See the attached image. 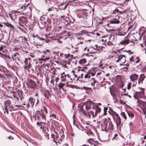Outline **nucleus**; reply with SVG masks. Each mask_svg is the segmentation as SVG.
Masks as SVG:
<instances>
[{
  "mask_svg": "<svg viewBox=\"0 0 146 146\" xmlns=\"http://www.w3.org/2000/svg\"><path fill=\"white\" fill-rule=\"evenodd\" d=\"M47 113V109L44 106L43 109L36 111L35 115V120H36L37 117L38 120L39 121L43 122L45 121L46 119V114Z\"/></svg>",
  "mask_w": 146,
  "mask_h": 146,
  "instance_id": "nucleus-1",
  "label": "nucleus"
},
{
  "mask_svg": "<svg viewBox=\"0 0 146 146\" xmlns=\"http://www.w3.org/2000/svg\"><path fill=\"white\" fill-rule=\"evenodd\" d=\"M93 107H95L96 106H98L95 103H93L92 102L89 100L86 101L83 105L80 108V111L82 112L83 114H86L85 112L86 111H88L90 110L92 108V106Z\"/></svg>",
  "mask_w": 146,
  "mask_h": 146,
  "instance_id": "nucleus-2",
  "label": "nucleus"
},
{
  "mask_svg": "<svg viewBox=\"0 0 146 146\" xmlns=\"http://www.w3.org/2000/svg\"><path fill=\"white\" fill-rule=\"evenodd\" d=\"M109 112L110 114L112 116L114 121L115 122L116 126L118 127L121 124V119L119 116L112 109L110 108Z\"/></svg>",
  "mask_w": 146,
  "mask_h": 146,
  "instance_id": "nucleus-3",
  "label": "nucleus"
},
{
  "mask_svg": "<svg viewBox=\"0 0 146 146\" xmlns=\"http://www.w3.org/2000/svg\"><path fill=\"white\" fill-rule=\"evenodd\" d=\"M93 110L89 111L87 112L86 111V114H84L88 116L89 117H91L92 115L93 117H94L96 116L98 113H99L101 111V109L98 106H95L92 107Z\"/></svg>",
  "mask_w": 146,
  "mask_h": 146,
  "instance_id": "nucleus-4",
  "label": "nucleus"
},
{
  "mask_svg": "<svg viewBox=\"0 0 146 146\" xmlns=\"http://www.w3.org/2000/svg\"><path fill=\"white\" fill-rule=\"evenodd\" d=\"M13 94L14 98L17 101L20 98L21 100H22L23 98H24L23 92L21 91L18 90L17 92L12 91L11 92Z\"/></svg>",
  "mask_w": 146,
  "mask_h": 146,
  "instance_id": "nucleus-5",
  "label": "nucleus"
},
{
  "mask_svg": "<svg viewBox=\"0 0 146 146\" xmlns=\"http://www.w3.org/2000/svg\"><path fill=\"white\" fill-rule=\"evenodd\" d=\"M111 120L108 118V119L106 118L104 119L103 123L101 125L102 130L108 132L107 128L110 125Z\"/></svg>",
  "mask_w": 146,
  "mask_h": 146,
  "instance_id": "nucleus-6",
  "label": "nucleus"
},
{
  "mask_svg": "<svg viewBox=\"0 0 146 146\" xmlns=\"http://www.w3.org/2000/svg\"><path fill=\"white\" fill-rule=\"evenodd\" d=\"M141 91L135 92L133 94L134 97L138 99L139 98H143L144 97V92L145 90L143 88L140 89Z\"/></svg>",
  "mask_w": 146,
  "mask_h": 146,
  "instance_id": "nucleus-7",
  "label": "nucleus"
},
{
  "mask_svg": "<svg viewBox=\"0 0 146 146\" xmlns=\"http://www.w3.org/2000/svg\"><path fill=\"white\" fill-rule=\"evenodd\" d=\"M27 85L29 88L33 90L37 86L35 82L31 79H27Z\"/></svg>",
  "mask_w": 146,
  "mask_h": 146,
  "instance_id": "nucleus-8",
  "label": "nucleus"
},
{
  "mask_svg": "<svg viewBox=\"0 0 146 146\" xmlns=\"http://www.w3.org/2000/svg\"><path fill=\"white\" fill-rule=\"evenodd\" d=\"M128 10L125 9L123 11H120L118 9L116 8L113 11L112 14H116V13L117 12L119 13L121 15H123V16L124 17H127L128 15L126 13L128 12Z\"/></svg>",
  "mask_w": 146,
  "mask_h": 146,
  "instance_id": "nucleus-9",
  "label": "nucleus"
},
{
  "mask_svg": "<svg viewBox=\"0 0 146 146\" xmlns=\"http://www.w3.org/2000/svg\"><path fill=\"white\" fill-rule=\"evenodd\" d=\"M47 23L49 24V27L54 26V24L56 22V19L55 17H53V15H51L50 18L48 19L47 20Z\"/></svg>",
  "mask_w": 146,
  "mask_h": 146,
  "instance_id": "nucleus-10",
  "label": "nucleus"
},
{
  "mask_svg": "<svg viewBox=\"0 0 146 146\" xmlns=\"http://www.w3.org/2000/svg\"><path fill=\"white\" fill-rule=\"evenodd\" d=\"M120 18V16L118 15H117L115 17L111 19L109 22L110 24H118L121 22L119 20Z\"/></svg>",
  "mask_w": 146,
  "mask_h": 146,
  "instance_id": "nucleus-11",
  "label": "nucleus"
},
{
  "mask_svg": "<svg viewBox=\"0 0 146 146\" xmlns=\"http://www.w3.org/2000/svg\"><path fill=\"white\" fill-rule=\"evenodd\" d=\"M26 66H24V68L29 72L30 71V69L32 68V65L31 64V61L28 60L27 58H25V61L24 62Z\"/></svg>",
  "mask_w": 146,
  "mask_h": 146,
  "instance_id": "nucleus-12",
  "label": "nucleus"
},
{
  "mask_svg": "<svg viewBox=\"0 0 146 146\" xmlns=\"http://www.w3.org/2000/svg\"><path fill=\"white\" fill-rule=\"evenodd\" d=\"M27 17L23 16L19 19V24L20 26H24L27 22Z\"/></svg>",
  "mask_w": 146,
  "mask_h": 146,
  "instance_id": "nucleus-13",
  "label": "nucleus"
},
{
  "mask_svg": "<svg viewBox=\"0 0 146 146\" xmlns=\"http://www.w3.org/2000/svg\"><path fill=\"white\" fill-rule=\"evenodd\" d=\"M11 103V101L10 100H7L4 102V107L3 108L4 111H5L7 114L9 113V111L8 109V107L10 106ZM5 111H4V113Z\"/></svg>",
  "mask_w": 146,
  "mask_h": 146,
  "instance_id": "nucleus-14",
  "label": "nucleus"
},
{
  "mask_svg": "<svg viewBox=\"0 0 146 146\" xmlns=\"http://www.w3.org/2000/svg\"><path fill=\"white\" fill-rule=\"evenodd\" d=\"M61 80L62 82H65L68 79H70L71 80L72 79L70 78V76L68 74H66L64 72H63L61 74L60 77Z\"/></svg>",
  "mask_w": 146,
  "mask_h": 146,
  "instance_id": "nucleus-15",
  "label": "nucleus"
},
{
  "mask_svg": "<svg viewBox=\"0 0 146 146\" xmlns=\"http://www.w3.org/2000/svg\"><path fill=\"white\" fill-rule=\"evenodd\" d=\"M0 71L5 73V76L7 77H11V75L9 74L10 71L6 68L2 66H0Z\"/></svg>",
  "mask_w": 146,
  "mask_h": 146,
  "instance_id": "nucleus-16",
  "label": "nucleus"
},
{
  "mask_svg": "<svg viewBox=\"0 0 146 146\" xmlns=\"http://www.w3.org/2000/svg\"><path fill=\"white\" fill-rule=\"evenodd\" d=\"M88 10L86 9L83 10L82 11H81V13L78 15L79 17L80 18H83V19H86V17L88 16V13L87 12Z\"/></svg>",
  "mask_w": 146,
  "mask_h": 146,
  "instance_id": "nucleus-17",
  "label": "nucleus"
},
{
  "mask_svg": "<svg viewBox=\"0 0 146 146\" xmlns=\"http://www.w3.org/2000/svg\"><path fill=\"white\" fill-rule=\"evenodd\" d=\"M35 99L31 97L29 99L28 103L27 104V108H29L31 106L33 108L35 104Z\"/></svg>",
  "mask_w": 146,
  "mask_h": 146,
  "instance_id": "nucleus-18",
  "label": "nucleus"
},
{
  "mask_svg": "<svg viewBox=\"0 0 146 146\" xmlns=\"http://www.w3.org/2000/svg\"><path fill=\"white\" fill-rule=\"evenodd\" d=\"M117 60L116 61L117 62H120L123 64L125 63L126 57L125 56L121 55L117 56Z\"/></svg>",
  "mask_w": 146,
  "mask_h": 146,
  "instance_id": "nucleus-19",
  "label": "nucleus"
},
{
  "mask_svg": "<svg viewBox=\"0 0 146 146\" xmlns=\"http://www.w3.org/2000/svg\"><path fill=\"white\" fill-rule=\"evenodd\" d=\"M23 106L21 105H14L13 106H11L9 107V110L10 111H14L16 110L21 109V107H23Z\"/></svg>",
  "mask_w": 146,
  "mask_h": 146,
  "instance_id": "nucleus-20",
  "label": "nucleus"
},
{
  "mask_svg": "<svg viewBox=\"0 0 146 146\" xmlns=\"http://www.w3.org/2000/svg\"><path fill=\"white\" fill-rule=\"evenodd\" d=\"M146 76L144 74H142L140 75L139 77L138 78V84L139 85L143 84V82Z\"/></svg>",
  "mask_w": 146,
  "mask_h": 146,
  "instance_id": "nucleus-21",
  "label": "nucleus"
},
{
  "mask_svg": "<svg viewBox=\"0 0 146 146\" xmlns=\"http://www.w3.org/2000/svg\"><path fill=\"white\" fill-rule=\"evenodd\" d=\"M115 36L113 35H111L109 38V41L107 43L108 45L109 46L113 45V42L114 40Z\"/></svg>",
  "mask_w": 146,
  "mask_h": 146,
  "instance_id": "nucleus-22",
  "label": "nucleus"
},
{
  "mask_svg": "<svg viewBox=\"0 0 146 146\" xmlns=\"http://www.w3.org/2000/svg\"><path fill=\"white\" fill-rule=\"evenodd\" d=\"M139 77V75L136 74H132L130 76L129 78L131 81L137 80Z\"/></svg>",
  "mask_w": 146,
  "mask_h": 146,
  "instance_id": "nucleus-23",
  "label": "nucleus"
},
{
  "mask_svg": "<svg viewBox=\"0 0 146 146\" xmlns=\"http://www.w3.org/2000/svg\"><path fill=\"white\" fill-rule=\"evenodd\" d=\"M98 82L96 81L95 78H92L91 79V80H89L88 82V84H91L92 86H93L94 88V84L95 83H97Z\"/></svg>",
  "mask_w": 146,
  "mask_h": 146,
  "instance_id": "nucleus-24",
  "label": "nucleus"
},
{
  "mask_svg": "<svg viewBox=\"0 0 146 146\" xmlns=\"http://www.w3.org/2000/svg\"><path fill=\"white\" fill-rule=\"evenodd\" d=\"M62 35L63 36L62 37H65L64 38L66 39L70 35V34L69 32L65 31L62 33Z\"/></svg>",
  "mask_w": 146,
  "mask_h": 146,
  "instance_id": "nucleus-25",
  "label": "nucleus"
},
{
  "mask_svg": "<svg viewBox=\"0 0 146 146\" xmlns=\"http://www.w3.org/2000/svg\"><path fill=\"white\" fill-rule=\"evenodd\" d=\"M29 5L28 4H27L26 5V4L25 5H20L19 6V10H20L21 11H24L25 9H27L28 7V5Z\"/></svg>",
  "mask_w": 146,
  "mask_h": 146,
  "instance_id": "nucleus-26",
  "label": "nucleus"
},
{
  "mask_svg": "<svg viewBox=\"0 0 146 146\" xmlns=\"http://www.w3.org/2000/svg\"><path fill=\"white\" fill-rule=\"evenodd\" d=\"M40 22L42 24V27H44L46 26V22L43 18H41L40 19Z\"/></svg>",
  "mask_w": 146,
  "mask_h": 146,
  "instance_id": "nucleus-27",
  "label": "nucleus"
},
{
  "mask_svg": "<svg viewBox=\"0 0 146 146\" xmlns=\"http://www.w3.org/2000/svg\"><path fill=\"white\" fill-rule=\"evenodd\" d=\"M114 129V126L112 122L110 121V125L108 127V132L109 130H112Z\"/></svg>",
  "mask_w": 146,
  "mask_h": 146,
  "instance_id": "nucleus-28",
  "label": "nucleus"
},
{
  "mask_svg": "<svg viewBox=\"0 0 146 146\" xmlns=\"http://www.w3.org/2000/svg\"><path fill=\"white\" fill-rule=\"evenodd\" d=\"M44 94L45 97L47 99L50 96V94L48 90L45 91L44 93Z\"/></svg>",
  "mask_w": 146,
  "mask_h": 146,
  "instance_id": "nucleus-29",
  "label": "nucleus"
},
{
  "mask_svg": "<svg viewBox=\"0 0 146 146\" xmlns=\"http://www.w3.org/2000/svg\"><path fill=\"white\" fill-rule=\"evenodd\" d=\"M129 41L130 40L129 39L126 40L125 39L121 41L119 44L121 45L127 44L129 43Z\"/></svg>",
  "mask_w": 146,
  "mask_h": 146,
  "instance_id": "nucleus-30",
  "label": "nucleus"
},
{
  "mask_svg": "<svg viewBox=\"0 0 146 146\" xmlns=\"http://www.w3.org/2000/svg\"><path fill=\"white\" fill-rule=\"evenodd\" d=\"M58 141H57L56 140H53V141L55 142L57 146L60 145L61 144V142L63 140L61 138H59Z\"/></svg>",
  "mask_w": 146,
  "mask_h": 146,
  "instance_id": "nucleus-31",
  "label": "nucleus"
},
{
  "mask_svg": "<svg viewBox=\"0 0 146 146\" xmlns=\"http://www.w3.org/2000/svg\"><path fill=\"white\" fill-rule=\"evenodd\" d=\"M127 113L130 118L132 119L134 117V114L131 111L128 110L127 111Z\"/></svg>",
  "mask_w": 146,
  "mask_h": 146,
  "instance_id": "nucleus-32",
  "label": "nucleus"
},
{
  "mask_svg": "<svg viewBox=\"0 0 146 146\" xmlns=\"http://www.w3.org/2000/svg\"><path fill=\"white\" fill-rule=\"evenodd\" d=\"M50 59V57H47L46 58H39V60H40L41 61H44V62H46L49 60Z\"/></svg>",
  "mask_w": 146,
  "mask_h": 146,
  "instance_id": "nucleus-33",
  "label": "nucleus"
},
{
  "mask_svg": "<svg viewBox=\"0 0 146 146\" xmlns=\"http://www.w3.org/2000/svg\"><path fill=\"white\" fill-rule=\"evenodd\" d=\"M86 60L85 58L80 59L79 61V63L81 64H83L86 63Z\"/></svg>",
  "mask_w": 146,
  "mask_h": 146,
  "instance_id": "nucleus-34",
  "label": "nucleus"
},
{
  "mask_svg": "<svg viewBox=\"0 0 146 146\" xmlns=\"http://www.w3.org/2000/svg\"><path fill=\"white\" fill-rule=\"evenodd\" d=\"M4 24L5 26L9 28L13 29L14 27L13 25L8 22H5Z\"/></svg>",
  "mask_w": 146,
  "mask_h": 146,
  "instance_id": "nucleus-35",
  "label": "nucleus"
},
{
  "mask_svg": "<svg viewBox=\"0 0 146 146\" xmlns=\"http://www.w3.org/2000/svg\"><path fill=\"white\" fill-rule=\"evenodd\" d=\"M65 85V84L60 82L58 85V86L60 90L62 89L63 90H64L63 87Z\"/></svg>",
  "mask_w": 146,
  "mask_h": 146,
  "instance_id": "nucleus-36",
  "label": "nucleus"
},
{
  "mask_svg": "<svg viewBox=\"0 0 146 146\" xmlns=\"http://www.w3.org/2000/svg\"><path fill=\"white\" fill-rule=\"evenodd\" d=\"M142 104L143 108H144L143 109V111L144 112V114H145V112H146V102L144 101L142 102Z\"/></svg>",
  "mask_w": 146,
  "mask_h": 146,
  "instance_id": "nucleus-37",
  "label": "nucleus"
},
{
  "mask_svg": "<svg viewBox=\"0 0 146 146\" xmlns=\"http://www.w3.org/2000/svg\"><path fill=\"white\" fill-rule=\"evenodd\" d=\"M17 54L19 55V54L17 53V54H15L13 55H12V58L13 60H16L17 59H19L18 57H17Z\"/></svg>",
  "mask_w": 146,
  "mask_h": 146,
  "instance_id": "nucleus-38",
  "label": "nucleus"
},
{
  "mask_svg": "<svg viewBox=\"0 0 146 146\" xmlns=\"http://www.w3.org/2000/svg\"><path fill=\"white\" fill-rule=\"evenodd\" d=\"M23 11H24V13H30L31 10L30 8V7L28 6L27 8V9H25Z\"/></svg>",
  "mask_w": 146,
  "mask_h": 146,
  "instance_id": "nucleus-39",
  "label": "nucleus"
},
{
  "mask_svg": "<svg viewBox=\"0 0 146 146\" xmlns=\"http://www.w3.org/2000/svg\"><path fill=\"white\" fill-rule=\"evenodd\" d=\"M55 9L56 10V11H58V10L56 8L53 7L49 8L48 10V12H50L51 11H54Z\"/></svg>",
  "mask_w": 146,
  "mask_h": 146,
  "instance_id": "nucleus-40",
  "label": "nucleus"
},
{
  "mask_svg": "<svg viewBox=\"0 0 146 146\" xmlns=\"http://www.w3.org/2000/svg\"><path fill=\"white\" fill-rule=\"evenodd\" d=\"M130 82L131 84V85L132 84V87H133L136 86L137 84V82L136 81H131V82Z\"/></svg>",
  "mask_w": 146,
  "mask_h": 146,
  "instance_id": "nucleus-41",
  "label": "nucleus"
},
{
  "mask_svg": "<svg viewBox=\"0 0 146 146\" xmlns=\"http://www.w3.org/2000/svg\"><path fill=\"white\" fill-rule=\"evenodd\" d=\"M121 115L123 117V118L126 120L127 118V117L125 113L124 112H123L121 113Z\"/></svg>",
  "mask_w": 146,
  "mask_h": 146,
  "instance_id": "nucleus-42",
  "label": "nucleus"
},
{
  "mask_svg": "<svg viewBox=\"0 0 146 146\" xmlns=\"http://www.w3.org/2000/svg\"><path fill=\"white\" fill-rule=\"evenodd\" d=\"M89 72L87 73L84 76V78H89L91 77Z\"/></svg>",
  "mask_w": 146,
  "mask_h": 146,
  "instance_id": "nucleus-43",
  "label": "nucleus"
},
{
  "mask_svg": "<svg viewBox=\"0 0 146 146\" xmlns=\"http://www.w3.org/2000/svg\"><path fill=\"white\" fill-rule=\"evenodd\" d=\"M5 78V77L2 74L0 73V80L3 81Z\"/></svg>",
  "mask_w": 146,
  "mask_h": 146,
  "instance_id": "nucleus-44",
  "label": "nucleus"
},
{
  "mask_svg": "<svg viewBox=\"0 0 146 146\" xmlns=\"http://www.w3.org/2000/svg\"><path fill=\"white\" fill-rule=\"evenodd\" d=\"M108 110V108L107 107H105L104 109V112L103 115H106V112Z\"/></svg>",
  "mask_w": 146,
  "mask_h": 146,
  "instance_id": "nucleus-45",
  "label": "nucleus"
},
{
  "mask_svg": "<svg viewBox=\"0 0 146 146\" xmlns=\"http://www.w3.org/2000/svg\"><path fill=\"white\" fill-rule=\"evenodd\" d=\"M131 82H129L127 85V88L128 90H130L131 88Z\"/></svg>",
  "mask_w": 146,
  "mask_h": 146,
  "instance_id": "nucleus-46",
  "label": "nucleus"
},
{
  "mask_svg": "<svg viewBox=\"0 0 146 146\" xmlns=\"http://www.w3.org/2000/svg\"><path fill=\"white\" fill-rule=\"evenodd\" d=\"M36 37L39 40H45V38H41L40 37V36H38V35L37 34H36Z\"/></svg>",
  "mask_w": 146,
  "mask_h": 146,
  "instance_id": "nucleus-47",
  "label": "nucleus"
},
{
  "mask_svg": "<svg viewBox=\"0 0 146 146\" xmlns=\"http://www.w3.org/2000/svg\"><path fill=\"white\" fill-rule=\"evenodd\" d=\"M70 55H71L69 54H65L64 55V56L65 58H68L70 57Z\"/></svg>",
  "mask_w": 146,
  "mask_h": 146,
  "instance_id": "nucleus-48",
  "label": "nucleus"
},
{
  "mask_svg": "<svg viewBox=\"0 0 146 146\" xmlns=\"http://www.w3.org/2000/svg\"><path fill=\"white\" fill-rule=\"evenodd\" d=\"M89 72L90 74V77H91V76H94L96 73V72H95L94 71L93 72Z\"/></svg>",
  "mask_w": 146,
  "mask_h": 146,
  "instance_id": "nucleus-49",
  "label": "nucleus"
},
{
  "mask_svg": "<svg viewBox=\"0 0 146 146\" xmlns=\"http://www.w3.org/2000/svg\"><path fill=\"white\" fill-rule=\"evenodd\" d=\"M50 117L52 118L56 119V115L54 113H53L50 115Z\"/></svg>",
  "mask_w": 146,
  "mask_h": 146,
  "instance_id": "nucleus-50",
  "label": "nucleus"
},
{
  "mask_svg": "<svg viewBox=\"0 0 146 146\" xmlns=\"http://www.w3.org/2000/svg\"><path fill=\"white\" fill-rule=\"evenodd\" d=\"M42 123H43L44 124H45V122L44 121H42V122H38L37 123V125L40 126Z\"/></svg>",
  "mask_w": 146,
  "mask_h": 146,
  "instance_id": "nucleus-51",
  "label": "nucleus"
},
{
  "mask_svg": "<svg viewBox=\"0 0 146 146\" xmlns=\"http://www.w3.org/2000/svg\"><path fill=\"white\" fill-rule=\"evenodd\" d=\"M62 28V26H59L56 27V30L58 31H59L60 29H61Z\"/></svg>",
  "mask_w": 146,
  "mask_h": 146,
  "instance_id": "nucleus-52",
  "label": "nucleus"
},
{
  "mask_svg": "<svg viewBox=\"0 0 146 146\" xmlns=\"http://www.w3.org/2000/svg\"><path fill=\"white\" fill-rule=\"evenodd\" d=\"M83 88L85 90H92V88H91L88 87H83Z\"/></svg>",
  "mask_w": 146,
  "mask_h": 146,
  "instance_id": "nucleus-53",
  "label": "nucleus"
},
{
  "mask_svg": "<svg viewBox=\"0 0 146 146\" xmlns=\"http://www.w3.org/2000/svg\"><path fill=\"white\" fill-rule=\"evenodd\" d=\"M86 31L85 30H82L81 31H80L79 34L80 35H83L84 34H85L86 33Z\"/></svg>",
  "mask_w": 146,
  "mask_h": 146,
  "instance_id": "nucleus-54",
  "label": "nucleus"
},
{
  "mask_svg": "<svg viewBox=\"0 0 146 146\" xmlns=\"http://www.w3.org/2000/svg\"><path fill=\"white\" fill-rule=\"evenodd\" d=\"M39 99H37V102H35V107H36L38 104L39 103Z\"/></svg>",
  "mask_w": 146,
  "mask_h": 146,
  "instance_id": "nucleus-55",
  "label": "nucleus"
},
{
  "mask_svg": "<svg viewBox=\"0 0 146 146\" xmlns=\"http://www.w3.org/2000/svg\"><path fill=\"white\" fill-rule=\"evenodd\" d=\"M135 60H137L136 61H135L136 63H138L140 61V59L138 57L136 58Z\"/></svg>",
  "mask_w": 146,
  "mask_h": 146,
  "instance_id": "nucleus-56",
  "label": "nucleus"
},
{
  "mask_svg": "<svg viewBox=\"0 0 146 146\" xmlns=\"http://www.w3.org/2000/svg\"><path fill=\"white\" fill-rule=\"evenodd\" d=\"M125 52L129 53V55H131L133 54V52H131V51L130 50H125Z\"/></svg>",
  "mask_w": 146,
  "mask_h": 146,
  "instance_id": "nucleus-57",
  "label": "nucleus"
},
{
  "mask_svg": "<svg viewBox=\"0 0 146 146\" xmlns=\"http://www.w3.org/2000/svg\"><path fill=\"white\" fill-rule=\"evenodd\" d=\"M56 134H51L52 137L53 139H54V140H56Z\"/></svg>",
  "mask_w": 146,
  "mask_h": 146,
  "instance_id": "nucleus-58",
  "label": "nucleus"
},
{
  "mask_svg": "<svg viewBox=\"0 0 146 146\" xmlns=\"http://www.w3.org/2000/svg\"><path fill=\"white\" fill-rule=\"evenodd\" d=\"M52 27H49V24H47L46 28V30L48 31V29H50Z\"/></svg>",
  "mask_w": 146,
  "mask_h": 146,
  "instance_id": "nucleus-59",
  "label": "nucleus"
},
{
  "mask_svg": "<svg viewBox=\"0 0 146 146\" xmlns=\"http://www.w3.org/2000/svg\"><path fill=\"white\" fill-rule=\"evenodd\" d=\"M129 60L130 62H135V60H134V58L133 56H131V57L129 58Z\"/></svg>",
  "mask_w": 146,
  "mask_h": 146,
  "instance_id": "nucleus-60",
  "label": "nucleus"
},
{
  "mask_svg": "<svg viewBox=\"0 0 146 146\" xmlns=\"http://www.w3.org/2000/svg\"><path fill=\"white\" fill-rule=\"evenodd\" d=\"M55 134H56V140H58L59 139V136L58 135V133L57 132H55Z\"/></svg>",
  "mask_w": 146,
  "mask_h": 146,
  "instance_id": "nucleus-61",
  "label": "nucleus"
},
{
  "mask_svg": "<svg viewBox=\"0 0 146 146\" xmlns=\"http://www.w3.org/2000/svg\"><path fill=\"white\" fill-rule=\"evenodd\" d=\"M99 19L100 20H101L102 21H104V20L106 21V19L104 17H102L101 19H100V18H99Z\"/></svg>",
  "mask_w": 146,
  "mask_h": 146,
  "instance_id": "nucleus-62",
  "label": "nucleus"
},
{
  "mask_svg": "<svg viewBox=\"0 0 146 146\" xmlns=\"http://www.w3.org/2000/svg\"><path fill=\"white\" fill-rule=\"evenodd\" d=\"M43 52L44 54L45 55L48 56V55H50V54H48V53H47V52H46L44 51H43Z\"/></svg>",
  "mask_w": 146,
  "mask_h": 146,
  "instance_id": "nucleus-63",
  "label": "nucleus"
},
{
  "mask_svg": "<svg viewBox=\"0 0 146 146\" xmlns=\"http://www.w3.org/2000/svg\"><path fill=\"white\" fill-rule=\"evenodd\" d=\"M8 138L10 139H13L14 137L11 136H9L8 137Z\"/></svg>",
  "mask_w": 146,
  "mask_h": 146,
  "instance_id": "nucleus-64",
  "label": "nucleus"
}]
</instances>
